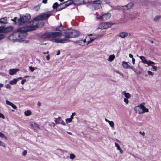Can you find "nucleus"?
<instances>
[{
  "instance_id": "nucleus-6",
  "label": "nucleus",
  "mask_w": 161,
  "mask_h": 161,
  "mask_svg": "<svg viewBox=\"0 0 161 161\" xmlns=\"http://www.w3.org/2000/svg\"><path fill=\"white\" fill-rule=\"evenodd\" d=\"M8 39L14 42L19 41L17 32L12 33L8 36Z\"/></svg>"
},
{
  "instance_id": "nucleus-37",
  "label": "nucleus",
  "mask_w": 161,
  "mask_h": 161,
  "mask_svg": "<svg viewBox=\"0 0 161 161\" xmlns=\"http://www.w3.org/2000/svg\"><path fill=\"white\" fill-rule=\"evenodd\" d=\"M0 146H2L3 147H5L6 145L5 143H3L1 141H0Z\"/></svg>"
},
{
  "instance_id": "nucleus-8",
  "label": "nucleus",
  "mask_w": 161,
  "mask_h": 161,
  "mask_svg": "<svg viewBox=\"0 0 161 161\" xmlns=\"http://www.w3.org/2000/svg\"><path fill=\"white\" fill-rule=\"evenodd\" d=\"M112 25L110 22H103L100 24L98 28L102 30L107 29L111 27Z\"/></svg>"
},
{
  "instance_id": "nucleus-53",
  "label": "nucleus",
  "mask_w": 161,
  "mask_h": 161,
  "mask_svg": "<svg viewBox=\"0 0 161 161\" xmlns=\"http://www.w3.org/2000/svg\"><path fill=\"white\" fill-rule=\"evenodd\" d=\"M147 73L149 75H151L153 74V73L150 71L148 70L147 71Z\"/></svg>"
},
{
  "instance_id": "nucleus-52",
  "label": "nucleus",
  "mask_w": 161,
  "mask_h": 161,
  "mask_svg": "<svg viewBox=\"0 0 161 161\" xmlns=\"http://www.w3.org/2000/svg\"><path fill=\"white\" fill-rule=\"evenodd\" d=\"M4 135L2 132L0 133V136L2 138H3L4 137Z\"/></svg>"
},
{
  "instance_id": "nucleus-34",
  "label": "nucleus",
  "mask_w": 161,
  "mask_h": 161,
  "mask_svg": "<svg viewBox=\"0 0 161 161\" xmlns=\"http://www.w3.org/2000/svg\"><path fill=\"white\" fill-rule=\"evenodd\" d=\"M72 120L71 119H70V118H69L66 119L65 121L66 123L68 124L70 122H71L72 121Z\"/></svg>"
},
{
  "instance_id": "nucleus-27",
  "label": "nucleus",
  "mask_w": 161,
  "mask_h": 161,
  "mask_svg": "<svg viewBox=\"0 0 161 161\" xmlns=\"http://www.w3.org/2000/svg\"><path fill=\"white\" fill-rule=\"evenodd\" d=\"M24 114L26 116H29L31 115V112L30 110H27L25 111Z\"/></svg>"
},
{
  "instance_id": "nucleus-14",
  "label": "nucleus",
  "mask_w": 161,
  "mask_h": 161,
  "mask_svg": "<svg viewBox=\"0 0 161 161\" xmlns=\"http://www.w3.org/2000/svg\"><path fill=\"white\" fill-rule=\"evenodd\" d=\"M73 42L76 46H83L82 39L80 38L79 40L73 41Z\"/></svg>"
},
{
  "instance_id": "nucleus-31",
  "label": "nucleus",
  "mask_w": 161,
  "mask_h": 161,
  "mask_svg": "<svg viewBox=\"0 0 161 161\" xmlns=\"http://www.w3.org/2000/svg\"><path fill=\"white\" fill-rule=\"evenodd\" d=\"M108 123L110 125V126L111 127H114V123L113 122V121H109V122H108Z\"/></svg>"
},
{
  "instance_id": "nucleus-9",
  "label": "nucleus",
  "mask_w": 161,
  "mask_h": 161,
  "mask_svg": "<svg viewBox=\"0 0 161 161\" xmlns=\"http://www.w3.org/2000/svg\"><path fill=\"white\" fill-rule=\"evenodd\" d=\"M111 14L109 13H106L102 16H97L96 18L98 19H101L103 20H105L109 19L111 17Z\"/></svg>"
},
{
  "instance_id": "nucleus-10",
  "label": "nucleus",
  "mask_w": 161,
  "mask_h": 161,
  "mask_svg": "<svg viewBox=\"0 0 161 161\" xmlns=\"http://www.w3.org/2000/svg\"><path fill=\"white\" fill-rule=\"evenodd\" d=\"M74 1L73 3L75 4L80 5L82 4H86L87 3H91L92 1L88 0L86 1V0H74Z\"/></svg>"
},
{
  "instance_id": "nucleus-38",
  "label": "nucleus",
  "mask_w": 161,
  "mask_h": 161,
  "mask_svg": "<svg viewBox=\"0 0 161 161\" xmlns=\"http://www.w3.org/2000/svg\"><path fill=\"white\" fill-rule=\"evenodd\" d=\"M29 69L31 70V71L33 72L35 69H36V68L35 67H33L32 66H30Z\"/></svg>"
},
{
  "instance_id": "nucleus-60",
  "label": "nucleus",
  "mask_w": 161,
  "mask_h": 161,
  "mask_svg": "<svg viewBox=\"0 0 161 161\" xmlns=\"http://www.w3.org/2000/svg\"><path fill=\"white\" fill-rule=\"evenodd\" d=\"M119 151L120 152V153H121V154H122L123 153V150L121 149V148H120V149H119Z\"/></svg>"
},
{
  "instance_id": "nucleus-44",
  "label": "nucleus",
  "mask_w": 161,
  "mask_h": 161,
  "mask_svg": "<svg viewBox=\"0 0 161 161\" xmlns=\"http://www.w3.org/2000/svg\"><path fill=\"white\" fill-rule=\"evenodd\" d=\"M127 98H125L124 99V102L127 104L128 103H129V100L127 99Z\"/></svg>"
},
{
  "instance_id": "nucleus-40",
  "label": "nucleus",
  "mask_w": 161,
  "mask_h": 161,
  "mask_svg": "<svg viewBox=\"0 0 161 161\" xmlns=\"http://www.w3.org/2000/svg\"><path fill=\"white\" fill-rule=\"evenodd\" d=\"M13 103L8 100L6 101V103L9 105L11 106Z\"/></svg>"
},
{
  "instance_id": "nucleus-22",
  "label": "nucleus",
  "mask_w": 161,
  "mask_h": 161,
  "mask_svg": "<svg viewBox=\"0 0 161 161\" xmlns=\"http://www.w3.org/2000/svg\"><path fill=\"white\" fill-rule=\"evenodd\" d=\"M54 121L57 124H60L62 119L60 117H59L58 118H54Z\"/></svg>"
},
{
  "instance_id": "nucleus-20",
  "label": "nucleus",
  "mask_w": 161,
  "mask_h": 161,
  "mask_svg": "<svg viewBox=\"0 0 161 161\" xmlns=\"http://www.w3.org/2000/svg\"><path fill=\"white\" fill-rule=\"evenodd\" d=\"M105 0H97L93 1V3L94 4H100L103 3L105 2Z\"/></svg>"
},
{
  "instance_id": "nucleus-15",
  "label": "nucleus",
  "mask_w": 161,
  "mask_h": 161,
  "mask_svg": "<svg viewBox=\"0 0 161 161\" xmlns=\"http://www.w3.org/2000/svg\"><path fill=\"white\" fill-rule=\"evenodd\" d=\"M65 29L66 27L63 26L62 25H61L56 27V30L57 31H59L58 32L62 33V31H65Z\"/></svg>"
},
{
  "instance_id": "nucleus-4",
  "label": "nucleus",
  "mask_w": 161,
  "mask_h": 161,
  "mask_svg": "<svg viewBox=\"0 0 161 161\" xmlns=\"http://www.w3.org/2000/svg\"><path fill=\"white\" fill-rule=\"evenodd\" d=\"M60 32H47L43 34L42 37L43 39H46L52 37V41L53 42L57 43L55 41L54 39L57 38H60L61 34Z\"/></svg>"
},
{
  "instance_id": "nucleus-17",
  "label": "nucleus",
  "mask_w": 161,
  "mask_h": 161,
  "mask_svg": "<svg viewBox=\"0 0 161 161\" xmlns=\"http://www.w3.org/2000/svg\"><path fill=\"white\" fill-rule=\"evenodd\" d=\"M128 33L125 32H120L119 35V36L121 38H125L127 36Z\"/></svg>"
},
{
  "instance_id": "nucleus-61",
  "label": "nucleus",
  "mask_w": 161,
  "mask_h": 161,
  "mask_svg": "<svg viewBox=\"0 0 161 161\" xmlns=\"http://www.w3.org/2000/svg\"><path fill=\"white\" fill-rule=\"evenodd\" d=\"M116 73H118V74H120V75H123V74H122V73H120V72H119V71H116Z\"/></svg>"
},
{
  "instance_id": "nucleus-45",
  "label": "nucleus",
  "mask_w": 161,
  "mask_h": 161,
  "mask_svg": "<svg viewBox=\"0 0 161 161\" xmlns=\"http://www.w3.org/2000/svg\"><path fill=\"white\" fill-rule=\"evenodd\" d=\"M5 37L4 35L3 34H0V40L3 38Z\"/></svg>"
},
{
  "instance_id": "nucleus-51",
  "label": "nucleus",
  "mask_w": 161,
  "mask_h": 161,
  "mask_svg": "<svg viewBox=\"0 0 161 161\" xmlns=\"http://www.w3.org/2000/svg\"><path fill=\"white\" fill-rule=\"evenodd\" d=\"M6 87L7 89H9V88H10L11 86H10V85L9 84H7V85L6 86Z\"/></svg>"
},
{
  "instance_id": "nucleus-55",
  "label": "nucleus",
  "mask_w": 161,
  "mask_h": 161,
  "mask_svg": "<svg viewBox=\"0 0 161 161\" xmlns=\"http://www.w3.org/2000/svg\"><path fill=\"white\" fill-rule=\"evenodd\" d=\"M46 59L47 60H49L50 59V56L49 55H47L46 56Z\"/></svg>"
},
{
  "instance_id": "nucleus-24",
  "label": "nucleus",
  "mask_w": 161,
  "mask_h": 161,
  "mask_svg": "<svg viewBox=\"0 0 161 161\" xmlns=\"http://www.w3.org/2000/svg\"><path fill=\"white\" fill-rule=\"evenodd\" d=\"M123 93L126 98H130L131 97L129 93L126 92L125 91H124Z\"/></svg>"
},
{
  "instance_id": "nucleus-12",
  "label": "nucleus",
  "mask_w": 161,
  "mask_h": 161,
  "mask_svg": "<svg viewBox=\"0 0 161 161\" xmlns=\"http://www.w3.org/2000/svg\"><path fill=\"white\" fill-rule=\"evenodd\" d=\"M30 125L31 128L33 129L35 131L37 132L39 131V127L34 122H31Z\"/></svg>"
},
{
  "instance_id": "nucleus-32",
  "label": "nucleus",
  "mask_w": 161,
  "mask_h": 161,
  "mask_svg": "<svg viewBox=\"0 0 161 161\" xmlns=\"http://www.w3.org/2000/svg\"><path fill=\"white\" fill-rule=\"evenodd\" d=\"M152 68L151 69V70L153 71H156L157 70V67L155 66L154 65L152 66Z\"/></svg>"
},
{
  "instance_id": "nucleus-56",
  "label": "nucleus",
  "mask_w": 161,
  "mask_h": 161,
  "mask_svg": "<svg viewBox=\"0 0 161 161\" xmlns=\"http://www.w3.org/2000/svg\"><path fill=\"white\" fill-rule=\"evenodd\" d=\"M139 133L143 136H144L145 135V133L144 132H142L141 131H140Z\"/></svg>"
},
{
  "instance_id": "nucleus-16",
  "label": "nucleus",
  "mask_w": 161,
  "mask_h": 161,
  "mask_svg": "<svg viewBox=\"0 0 161 161\" xmlns=\"http://www.w3.org/2000/svg\"><path fill=\"white\" fill-rule=\"evenodd\" d=\"M19 70L18 69H12L9 70V74L11 75H13L15 74Z\"/></svg>"
},
{
  "instance_id": "nucleus-1",
  "label": "nucleus",
  "mask_w": 161,
  "mask_h": 161,
  "mask_svg": "<svg viewBox=\"0 0 161 161\" xmlns=\"http://www.w3.org/2000/svg\"><path fill=\"white\" fill-rule=\"evenodd\" d=\"M61 33L60 38H57L54 39L55 41L57 43L69 42L70 41L69 38L77 37L80 34V31L75 30L67 31Z\"/></svg>"
},
{
  "instance_id": "nucleus-50",
  "label": "nucleus",
  "mask_w": 161,
  "mask_h": 161,
  "mask_svg": "<svg viewBox=\"0 0 161 161\" xmlns=\"http://www.w3.org/2000/svg\"><path fill=\"white\" fill-rule=\"evenodd\" d=\"M26 81V79H23L21 82V83L22 85H23L24 84V83H25V82Z\"/></svg>"
},
{
  "instance_id": "nucleus-19",
  "label": "nucleus",
  "mask_w": 161,
  "mask_h": 161,
  "mask_svg": "<svg viewBox=\"0 0 161 161\" xmlns=\"http://www.w3.org/2000/svg\"><path fill=\"white\" fill-rule=\"evenodd\" d=\"M122 64L123 67L125 69H127L130 67V65L127 64V62L125 61H122Z\"/></svg>"
},
{
  "instance_id": "nucleus-30",
  "label": "nucleus",
  "mask_w": 161,
  "mask_h": 161,
  "mask_svg": "<svg viewBox=\"0 0 161 161\" xmlns=\"http://www.w3.org/2000/svg\"><path fill=\"white\" fill-rule=\"evenodd\" d=\"M17 20V17H15L14 19H11V20L14 22V24H18Z\"/></svg>"
},
{
  "instance_id": "nucleus-57",
  "label": "nucleus",
  "mask_w": 161,
  "mask_h": 161,
  "mask_svg": "<svg viewBox=\"0 0 161 161\" xmlns=\"http://www.w3.org/2000/svg\"><path fill=\"white\" fill-rule=\"evenodd\" d=\"M47 0H43L42 1V2L44 3H46L47 2Z\"/></svg>"
},
{
  "instance_id": "nucleus-49",
  "label": "nucleus",
  "mask_w": 161,
  "mask_h": 161,
  "mask_svg": "<svg viewBox=\"0 0 161 161\" xmlns=\"http://www.w3.org/2000/svg\"><path fill=\"white\" fill-rule=\"evenodd\" d=\"M60 124H61L63 125H66V123H65V122L63 120H62L60 122Z\"/></svg>"
},
{
  "instance_id": "nucleus-29",
  "label": "nucleus",
  "mask_w": 161,
  "mask_h": 161,
  "mask_svg": "<svg viewBox=\"0 0 161 161\" xmlns=\"http://www.w3.org/2000/svg\"><path fill=\"white\" fill-rule=\"evenodd\" d=\"M147 64L148 65H151L152 66L153 65H154L155 63L153 61H152L151 60H149L147 61Z\"/></svg>"
},
{
  "instance_id": "nucleus-59",
  "label": "nucleus",
  "mask_w": 161,
  "mask_h": 161,
  "mask_svg": "<svg viewBox=\"0 0 161 161\" xmlns=\"http://www.w3.org/2000/svg\"><path fill=\"white\" fill-rule=\"evenodd\" d=\"M60 50H58V52L56 54L57 55H58L60 54Z\"/></svg>"
},
{
  "instance_id": "nucleus-3",
  "label": "nucleus",
  "mask_w": 161,
  "mask_h": 161,
  "mask_svg": "<svg viewBox=\"0 0 161 161\" xmlns=\"http://www.w3.org/2000/svg\"><path fill=\"white\" fill-rule=\"evenodd\" d=\"M51 15V14L50 13L42 14L35 17L33 21H31L30 22H33L34 23L36 24L37 26H36V28L40 27H42L44 25V23L42 21L39 22V21L41 20H46Z\"/></svg>"
},
{
  "instance_id": "nucleus-33",
  "label": "nucleus",
  "mask_w": 161,
  "mask_h": 161,
  "mask_svg": "<svg viewBox=\"0 0 161 161\" xmlns=\"http://www.w3.org/2000/svg\"><path fill=\"white\" fill-rule=\"evenodd\" d=\"M40 5H38L36 6V7H35L34 8V10L36 11H38L40 9Z\"/></svg>"
},
{
  "instance_id": "nucleus-18",
  "label": "nucleus",
  "mask_w": 161,
  "mask_h": 161,
  "mask_svg": "<svg viewBox=\"0 0 161 161\" xmlns=\"http://www.w3.org/2000/svg\"><path fill=\"white\" fill-rule=\"evenodd\" d=\"M130 5H131V7H132L133 6V4L131 3H129L127 5L122 6V7H123V9L124 10H127L129 8V7Z\"/></svg>"
},
{
  "instance_id": "nucleus-21",
  "label": "nucleus",
  "mask_w": 161,
  "mask_h": 161,
  "mask_svg": "<svg viewBox=\"0 0 161 161\" xmlns=\"http://www.w3.org/2000/svg\"><path fill=\"white\" fill-rule=\"evenodd\" d=\"M140 59L141 60L142 62L143 63L146 64L147 63V60L146 59V58L143 56H140Z\"/></svg>"
},
{
  "instance_id": "nucleus-5",
  "label": "nucleus",
  "mask_w": 161,
  "mask_h": 161,
  "mask_svg": "<svg viewBox=\"0 0 161 161\" xmlns=\"http://www.w3.org/2000/svg\"><path fill=\"white\" fill-rule=\"evenodd\" d=\"M30 19L31 15L29 14H26L25 15H21L20 18L18 19V24L19 25H23L29 20Z\"/></svg>"
},
{
  "instance_id": "nucleus-39",
  "label": "nucleus",
  "mask_w": 161,
  "mask_h": 161,
  "mask_svg": "<svg viewBox=\"0 0 161 161\" xmlns=\"http://www.w3.org/2000/svg\"><path fill=\"white\" fill-rule=\"evenodd\" d=\"M75 156L73 154L71 153L70 155V158L71 159H73L75 158Z\"/></svg>"
},
{
  "instance_id": "nucleus-28",
  "label": "nucleus",
  "mask_w": 161,
  "mask_h": 161,
  "mask_svg": "<svg viewBox=\"0 0 161 161\" xmlns=\"http://www.w3.org/2000/svg\"><path fill=\"white\" fill-rule=\"evenodd\" d=\"M59 6V5L58 3L57 2H56L53 4V9L56 8L57 9Z\"/></svg>"
},
{
  "instance_id": "nucleus-54",
  "label": "nucleus",
  "mask_w": 161,
  "mask_h": 161,
  "mask_svg": "<svg viewBox=\"0 0 161 161\" xmlns=\"http://www.w3.org/2000/svg\"><path fill=\"white\" fill-rule=\"evenodd\" d=\"M132 62L133 64H134L135 62V59L134 58H132Z\"/></svg>"
},
{
  "instance_id": "nucleus-2",
  "label": "nucleus",
  "mask_w": 161,
  "mask_h": 161,
  "mask_svg": "<svg viewBox=\"0 0 161 161\" xmlns=\"http://www.w3.org/2000/svg\"><path fill=\"white\" fill-rule=\"evenodd\" d=\"M37 26L36 24L30 21L26 23L25 26L18 29L16 32L19 40L26 37L27 36V32L36 30Z\"/></svg>"
},
{
  "instance_id": "nucleus-13",
  "label": "nucleus",
  "mask_w": 161,
  "mask_h": 161,
  "mask_svg": "<svg viewBox=\"0 0 161 161\" xmlns=\"http://www.w3.org/2000/svg\"><path fill=\"white\" fill-rule=\"evenodd\" d=\"M144 103H141L140 104V108L142 110V114L145 112H148V109L146 108V107L144 106Z\"/></svg>"
},
{
  "instance_id": "nucleus-23",
  "label": "nucleus",
  "mask_w": 161,
  "mask_h": 161,
  "mask_svg": "<svg viewBox=\"0 0 161 161\" xmlns=\"http://www.w3.org/2000/svg\"><path fill=\"white\" fill-rule=\"evenodd\" d=\"M115 58V56L114 55H110L108 59L107 60L110 62L112 61Z\"/></svg>"
},
{
  "instance_id": "nucleus-62",
  "label": "nucleus",
  "mask_w": 161,
  "mask_h": 161,
  "mask_svg": "<svg viewBox=\"0 0 161 161\" xmlns=\"http://www.w3.org/2000/svg\"><path fill=\"white\" fill-rule=\"evenodd\" d=\"M3 86V85L2 84H0V90H1V88Z\"/></svg>"
},
{
  "instance_id": "nucleus-42",
  "label": "nucleus",
  "mask_w": 161,
  "mask_h": 161,
  "mask_svg": "<svg viewBox=\"0 0 161 161\" xmlns=\"http://www.w3.org/2000/svg\"><path fill=\"white\" fill-rule=\"evenodd\" d=\"M14 109H16L17 108L16 106L14 103H12L11 106Z\"/></svg>"
},
{
  "instance_id": "nucleus-46",
  "label": "nucleus",
  "mask_w": 161,
  "mask_h": 161,
  "mask_svg": "<svg viewBox=\"0 0 161 161\" xmlns=\"http://www.w3.org/2000/svg\"><path fill=\"white\" fill-rule=\"evenodd\" d=\"M67 1L68 2V3L69 4H70V5L73 3L74 2V0H68Z\"/></svg>"
},
{
  "instance_id": "nucleus-26",
  "label": "nucleus",
  "mask_w": 161,
  "mask_h": 161,
  "mask_svg": "<svg viewBox=\"0 0 161 161\" xmlns=\"http://www.w3.org/2000/svg\"><path fill=\"white\" fill-rule=\"evenodd\" d=\"M88 38H90V40H89L88 41H87V43H86V45H88L90 43L93 42L95 39L94 37H89Z\"/></svg>"
},
{
  "instance_id": "nucleus-7",
  "label": "nucleus",
  "mask_w": 161,
  "mask_h": 161,
  "mask_svg": "<svg viewBox=\"0 0 161 161\" xmlns=\"http://www.w3.org/2000/svg\"><path fill=\"white\" fill-rule=\"evenodd\" d=\"M69 5H70V4H69L67 1L61 3L59 4V7H58V8L57 9L56 11H60L66 7L69 6Z\"/></svg>"
},
{
  "instance_id": "nucleus-35",
  "label": "nucleus",
  "mask_w": 161,
  "mask_h": 161,
  "mask_svg": "<svg viewBox=\"0 0 161 161\" xmlns=\"http://www.w3.org/2000/svg\"><path fill=\"white\" fill-rule=\"evenodd\" d=\"M115 147H116L117 149L118 150H119L121 148L119 145L118 143H117L116 142H115Z\"/></svg>"
},
{
  "instance_id": "nucleus-43",
  "label": "nucleus",
  "mask_w": 161,
  "mask_h": 161,
  "mask_svg": "<svg viewBox=\"0 0 161 161\" xmlns=\"http://www.w3.org/2000/svg\"><path fill=\"white\" fill-rule=\"evenodd\" d=\"M82 42H83V43H83V46L85 45V43H87V42H86V39H84L83 40H82Z\"/></svg>"
},
{
  "instance_id": "nucleus-58",
  "label": "nucleus",
  "mask_w": 161,
  "mask_h": 161,
  "mask_svg": "<svg viewBox=\"0 0 161 161\" xmlns=\"http://www.w3.org/2000/svg\"><path fill=\"white\" fill-rule=\"evenodd\" d=\"M129 57L130 58H133V55L131 54H129Z\"/></svg>"
},
{
  "instance_id": "nucleus-63",
  "label": "nucleus",
  "mask_w": 161,
  "mask_h": 161,
  "mask_svg": "<svg viewBox=\"0 0 161 161\" xmlns=\"http://www.w3.org/2000/svg\"><path fill=\"white\" fill-rule=\"evenodd\" d=\"M37 105L39 106H41V103L40 102H38L37 103Z\"/></svg>"
},
{
  "instance_id": "nucleus-47",
  "label": "nucleus",
  "mask_w": 161,
  "mask_h": 161,
  "mask_svg": "<svg viewBox=\"0 0 161 161\" xmlns=\"http://www.w3.org/2000/svg\"><path fill=\"white\" fill-rule=\"evenodd\" d=\"M0 117L3 119H4L5 118L4 115L1 113H0Z\"/></svg>"
},
{
  "instance_id": "nucleus-64",
  "label": "nucleus",
  "mask_w": 161,
  "mask_h": 161,
  "mask_svg": "<svg viewBox=\"0 0 161 161\" xmlns=\"http://www.w3.org/2000/svg\"><path fill=\"white\" fill-rule=\"evenodd\" d=\"M105 121L106 122H108H108H109L110 121L109 120H108L106 118H105Z\"/></svg>"
},
{
  "instance_id": "nucleus-25",
  "label": "nucleus",
  "mask_w": 161,
  "mask_h": 161,
  "mask_svg": "<svg viewBox=\"0 0 161 161\" xmlns=\"http://www.w3.org/2000/svg\"><path fill=\"white\" fill-rule=\"evenodd\" d=\"M18 81V79H14L13 80L10 82L11 85H13L16 84Z\"/></svg>"
},
{
  "instance_id": "nucleus-48",
  "label": "nucleus",
  "mask_w": 161,
  "mask_h": 161,
  "mask_svg": "<svg viewBox=\"0 0 161 161\" xmlns=\"http://www.w3.org/2000/svg\"><path fill=\"white\" fill-rule=\"evenodd\" d=\"M27 153V152L26 150H24L22 152V155L23 156H25L26 155Z\"/></svg>"
},
{
  "instance_id": "nucleus-11",
  "label": "nucleus",
  "mask_w": 161,
  "mask_h": 161,
  "mask_svg": "<svg viewBox=\"0 0 161 161\" xmlns=\"http://www.w3.org/2000/svg\"><path fill=\"white\" fill-rule=\"evenodd\" d=\"M13 29V27L12 26L4 27L3 29H0V32L6 33L12 31Z\"/></svg>"
},
{
  "instance_id": "nucleus-41",
  "label": "nucleus",
  "mask_w": 161,
  "mask_h": 161,
  "mask_svg": "<svg viewBox=\"0 0 161 161\" xmlns=\"http://www.w3.org/2000/svg\"><path fill=\"white\" fill-rule=\"evenodd\" d=\"M76 114V113L75 112L73 113L72 114V115L70 116V118L72 120L74 118V116Z\"/></svg>"
},
{
  "instance_id": "nucleus-36",
  "label": "nucleus",
  "mask_w": 161,
  "mask_h": 161,
  "mask_svg": "<svg viewBox=\"0 0 161 161\" xmlns=\"http://www.w3.org/2000/svg\"><path fill=\"white\" fill-rule=\"evenodd\" d=\"M160 18V16H155V18H154V21H157Z\"/></svg>"
}]
</instances>
